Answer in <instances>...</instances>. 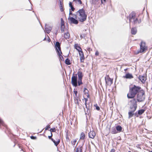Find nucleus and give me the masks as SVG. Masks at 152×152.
<instances>
[{"instance_id":"1","label":"nucleus","mask_w":152,"mask_h":152,"mask_svg":"<svg viewBox=\"0 0 152 152\" xmlns=\"http://www.w3.org/2000/svg\"><path fill=\"white\" fill-rule=\"evenodd\" d=\"M83 76V75L81 71H78L77 74L73 73L71 78V83L72 85L76 87L83 84L82 80Z\"/></svg>"},{"instance_id":"2","label":"nucleus","mask_w":152,"mask_h":152,"mask_svg":"<svg viewBox=\"0 0 152 152\" xmlns=\"http://www.w3.org/2000/svg\"><path fill=\"white\" fill-rule=\"evenodd\" d=\"M142 89L140 86L133 85L132 87H129V93L127 94V98L130 99L134 98L137 94Z\"/></svg>"},{"instance_id":"3","label":"nucleus","mask_w":152,"mask_h":152,"mask_svg":"<svg viewBox=\"0 0 152 152\" xmlns=\"http://www.w3.org/2000/svg\"><path fill=\"white\" fill-rule=\"evenodd\" d=\"M77 16H78V18L80 21L83 22L87 19V15L86 14L85 10L83 8L79 9L76 12Z\"/></svg>"},{"instance_id":"4","label":"nucleus","mask_w":152,"mask_h":152,"mask_svg":"<svg viewBox=\"0 0 152 152\" xmlns=\"http://www.w3.org/2000/svg\"><path fill=\"white\" fill-rule=\"evenodd\" d=\"M132 99L128 102V104L129 107V109L136 110L137 107V101L134 98Z\"/></svg>"},{"instance_id":"5","label":"nucleus","mask_w":152,"mask_h":152,"mask_svg":"<svg viewBox=\"0 0 152 152\" xmlns=\"http://www.w3.org/2000/svg\"><path fill=\"white\" fill-rule=\"evenodd\" d=\"M136 95L137 99L136 100L137 102H142L145 100V91L143 89L139 91Z\"/></svg>"},{"instance_id":"6","label":"nucleus","mask_w":152,"mask_h":152,"mask_svg":"<svg viewBox=\"0 0 152 152\" xmlns=\"http://www.w3.org/2000/svg\"><path fill=\"white\" fill-rule=\"evenodd\" d=\"M77 18V16L76 15H75V18L69 16L68 18L69 23L70 24H74L76 25L78 23V21L76 19Z\"/></svg>"},{"instance_id":"7","label":"nucleus","mask_w":152,"mask_h":152,"mask_svg":"<svg viewBox=\"0 0 152 152\" xmlns=\"http://www.w3.org/2000/svg\"><path fill=\"white\" fill-rule=\"evenodd\" d=\"M140 49L141 52H145L148 49V47L146 46V43L145 42L142 41L140 44Z\"/></svg>"},{"instance_id":"8","label":"nucleus","mask_w":152,"mask_h":152,"mask_svg":"<svg viewBox=\"0 0 152 152\" xmlns=\"http://www.w3.org/2000/svg\"><path fill=\"white\" fill-rule=\"evenodd\" d=\"M55 48L57 53L61 51V44L58 41H57L55 43Z\"/></svg>"},{"instance_id":"9","label":"nucleus","mask_w":152,"mask_h":152,"mask_svg":"<svg viewBox=\"0 0 152 152\" xmlns=\"http://www.w3.org/2000/svg\"><path fill=\"white\" fill-rule=\"evenodd\" d=\"M136 15V13L134 11L132 12L130 14H129L128 18H129V23H130L132 19L134 20L135 18Z\"/></svg>"},{"instance_id":"10","label":"nucleus","mask_w":152,"mask_h":152,"mask_svg":"<svg viewBox=\"0 0 152 152\" xmlns=\"http://www.w3.org/2000/svg\"><path fill=\"white\" fill-rule=\"evenodd\" d=\"M138 78L142 83H144L147 79L146 77L144 75H139L138 77Z\"/></svg>"},{"instance_id":"11","label":"nucleus","mask_w":152,"mask_h":152,"mask_svg":"<svg viewBox=\"0 0 152 152\" xmlns=\"http://www.w3.org/2000/svg\"><path fill=\"white\" fill-rule=\"evenodd\" d=\"M136 110H130L129 109L128 112V118L129 119L133 117L134 115V112L136 111Z\"/></svg>"},{"instance_id":"12","label":"nucleus","mask_w":152,"mask_h":152,"mask_svg":"<svg viewBox=\"0 0 152 152\" xmlns=\"http://www.w3.org/2000/svg\"><path fill=\"white\" fill-rule=\"evenodd\" d=\"M45 31L48 34H49L51 31L52 29V28L51 26H47L46 24H45Z\"/></svg>"},{"instance_id":"13","label":"nucleus","mask_w":152,"mask_h":152,"mask_svg":"<svg viewBox=\"0 0 152 152\" xmlns=\"http://www.w3.org/2000/svg\"><path fill=\"white\" fill-rule=\"evenodd\" d=\"M123 77L126 79H131L133 78V76L132 74L128 72L123 76Z\"/></svg>"},{"instance_id":"14","label":"nucleus","mask_w":152,"mask_h":152,"mask_svg":"<svg viewBox=\"0 0 152 152\" xmlns=\"http://www.w3.org/2000/svg\"><path fill=\"white\" fill-rule=\"evenodd\" d=\"M96 135V133L94 131H91L88 133V136L90 138L93 139Z\"/></svg>"},{"instance_id":"15","label":"nucleus","mask_w":152,"mask_h":152,"mask_svg":"<svg viewBox=\"0 0 152 152\" xmlns=\"http://www.w3.org/2000/svg\"><path fill=\"white\" fill-rule=\"evenodd\" d=\"M57 54L58 56L59 57V59L60 61H64V58L62 56V52L61 51L58 52L57 53Z\"/></svg>"},{"instance_id":"16","label":"nucleus","mask_w":152,"mask_h":152,"mask_svg":"<svg viewBox=\"0 0 152 152\" xmlns=\"http://www.w3.org/2000/svg\"><path fill=\"white\" fill-rule=\"evenodd\" d=\"M137 31V30L136 28H132L131 30V33L132 35H135Z\"/></svg>"},{"instance_id":"17","label":"nucleus","mask_w":152,"mask_h":152,"mask_svg":"<svg viewBox=\"0 0 152 152\" xmlns=\"http://www.w3.org/2000/svg\"><path fill=\"white\" fill-rule=\"evenodd\" d=\"M83 143L82 146H80L77 148L76 152H82L83 149Z\"/></svg>"},{"instance_id":"18","label":"nucleus","mask_w":152,"mask_h":152,"mask_svg":"<svg viewBox=\"0 0 152 152\" xmlns=\"http://www.w3.org/2000/svg\"><path fill=\"white\" fill-rule=\"evenodd\" d=\"M74 48H75L78 52H79L80 50H82L81 47L78 45L77 44H75L74 45Z\"/></svg>"},{"instance_id":"19","label":"nucleus","mask_w":152,"mask_h":152,"mask_svg":"<svg viewBox=\"0 0 152 152\" xmlns=\"http://www.w3.org/2000/svg\"><path fill=\"white\" fill-rule=\"evenodd\" d=\"M111 133L112 134H116L118 133L115 127H112L111 129Z\"/></svg>"},{"instance_id":"20","label":"nucleus","mask_w":152,"mask_h":152,"mask_svg":"<svg viewBox=\"0 0 152 152\" xmlns=\"http://www.w3.org/2000/svg\"><path fill=\"white\" fill-rule=\"evenodd\" d=\"M115 128L118 132H120L122 131V127L121 126L118 125Z\"/></svg>"},{"instance_id":"21","label":"nucleus","mask_w":152,"mask_h":152,"mask_svg":"<svg viewBox=\"0 0 152 152\" xmlns=\"http://www.w3.org/2000/svg\"><path fill=\"white\" fill-rule=\"evenodd\" d=\"M145 110L144 109H141L137 111V113L139 115H140L142 114L145 111Z\"/></svg>"},{"instance_id":"22","label":"nucleus","mask_w":152,"mask_h":152,"mask_svg":"<svg viewBox=\"0 0 152 152\" xmlns=\"http://www.w3.org/2000/svg\"><path fill=\"white\" fill-rule=\"evenodd\" d=\"M86 135L83 132L81 133L80 135V139L81 140H83L85 138Z\"/></svg>"},{"instance_id":"23","label":"nucleus","mask_w":152,"mask_h":152,"mask_svg":"<svg viewBox=\"0 0 152 152\" xmlns=\"http://www.w3.org/2000/svg\"><path fill=\"white\" fill-rule=\"evenodd\" d=\"M64 37L66 39H69L70 37V34L68 32H67L66 33H65L64 34Z\"/></svg>"},{"instance_id":"24","label":"nucleus","mask_w":152,"mask_h":152,"mask_svg":"<svg viewBox=\"0 0 152 152\" xmlns=\"http://www.w3.org/2000/svg\"><path fill=\"white\" fill-rule=\"evenodd\" d=\"M65 63L67 65L71 64V63L70 59L68 58H66L65 60Z\"/></svg>"},{"instance_id":"25","label":"nucleus","mask_w":152,"mask_h":152,"mask_svg":"<svg viewBox=\"0 0 152 152\" xmlns=\"http://www.w3.org/2000/svg\"><path fill=\"white\" fill-rule=\"evenodd\" d=\"M60 139H58V141H56L55 140V142H53V143L54 144V145L56 146H57L58 145L59 143L60 142Z\"/></svg>"},{"instance_id":"26","label":"nucleus","mask_w":152,"mask_h":152,"mask_svg":"<svg viewBox=\"0 0 152 152\" xmlns=\"http://www.w3.org/2000/svg\"><path fill=\"white\" fill-rule=\"evenodd\" d=\"M49 130L50 131V133H52V132H55L56 131V129L55 127L50 128Z\"/></svg>"},{"instance_id":"27","label":"nucleus","mask_w":152,"mask_h":152,"mask_svg":"<svg viewBox=\"0 0 152 152\" xmlns=\"http://www.w3.org/2000/svg\"><path fill=\"white\" fill-rule=\"evenodd\" d=\"M80 60L81 62H83L84 60L85 59V57L84 55H83V56H81L80 57Z\"/></svg>"},{"instance_id":"28","label":"nucleus","mask_w":152,"mask_h":152,"mask_svg":"<svg viewBox=\"0 0 152 152\" xmlns=\"http://www.w3.org/2000/svg\"><path fill=\"white\" fill-rule=\"evenodd\" d=\"M78 52L79 53V56H80V57L81 56H83V55H84L83 53V51L82 50H80L79 51V52Z\"/></svg>"},{"instance_id":"29","label":"nucleus","mask_w":152,"mask_h":152,"mask_svg":"<svg viewBox=\"0 0 152 152\" xmlns=\"http://www.w3.org/2000/svg\"><path fill=\"white\" fill-rule=\"evenodd\" d=\"M89 109H90V106H88V109H87V110L86 111H85V114L86 115L87 114L88 115H89V113H90V110Z\"/></svg>"},{"instance_id":"30","label":"nucleus","mask_w":152,"mask_h":152,"mask_svg":"<svg viewBox=\"0 0 152 152\" xmlns=\"http://www.w3.org/2000/svg\"><path fill=\"white\" fill-rule=\"evenodd\" d=\"M94 106L96 107V109L97 110H99L100 109V108L99 106H98L97 104H95L94 105Z\"/></svg>"},{"instance_id":"31","label":"nucleus","mask_w":152,"mask_h":152,"mask_svg":"<svg viewBox=\"0 0 152 152\" xmlns=\"http://www.w3.org/2000/svg\"><path fill=\"white\" fill-rule=\"evenodd\" d=\"M60 28L61 33L63 32L64 31L65 26H61Z\"/></svg>"},{"instance_id":"32","label":"nucleus","mask_w":152,"mask_h":152,"mask_svg":"<svg viewBox=\"0 0 152 152\" xmlns=\"http://www.w3.org/2000/svg\"><path fill=\"white\" fill-rule=\"evenodd\" d=\"M78 97H76L75 99V103L76 104H79L78 103Z\"/></svg>"},{"instance_id":"33","label":"nucleus","mask_w":152,"mask_h":152,"mask_svg":"<svg viewBox=\"0 0 152 152\" xmlns=\"http://www.w3.org/2000/svg\"><path fill=\"white\" fill-rule=\"evenodd\" d=\"M133 20H133V23L134 24H135V23H137V21H138V18H136L135 19V18Z\"/></svg>"},{"instance_id":"34","label":"nucleus","mask_w":152,"mask_h":152,"mask_svg":"<svg viewBox=\"0 0 152 152\" xmlns=\"http://www.w3.org/2000/svg\"><path fill=\"white\" fill-rule=\"evenodd\" d=\"M108 82H110V85L113 83V79L110 78H109V79H108Z\"/></svg>"},{"instance_id":"35","label":"nucleus","mask_w":152,"mask_h":152,"mask_svg":"<svg viewBox=\"0 0 152 152\" xmlns=\"http://www.w3.org/2000/svg\"><path fill=\"white\" fill-rule=\"evenodd\" d=\"M60 11L62 12L64 11V9H63V6L62 5L59 6Z\"/></svg>"},{"instance_id":"36","label":"nucleus","mask_w":152,"mask_h":152,"mask_svg":"<svg viewBox=\"0 0 152 152\" xmlns=\"http://www.w3.org/2000/svg\"><path fill=\"white\" fill-rule=\"evenodd\" d=\"M70 7V9H69V11L71 10V11H74L75 10V8L73 6L71 7Z\"/></svg>"},{"instance_id":"37","label":"nucleus","mask_w":152,"mask_h":152,"mask_svg":"<svg viewBox=\"0 0 152 152\" xmlns=\"http://www.w3.org/2000/svg\"><path fill=\"white\" fill-rule=\"evenodd\" d=\"M30 138L31 139L35 140L37 139V137L33 136H31L30 137Z\"/></svg>"},{"instance_id":"38","label":"nucleus","mask_w":152,"mask_h":152,"mask_svg":"<svg viewBox=\"0 0 152 152\" xmlns=\"http://www.w3.org/2000/svg\"><path fill=\"white\" fill-rule=\"evenodd\" d=\"M50 125H47L46 126V127H45V131H46V130H48V129H49L50 128Z\"/></svg>"},{"instance_id":"39","label":"nucleus","mask_w":152,"mask_h":152,"mask_svg":"<svg viewBox=\"0 0 152 152\" xmlns=\"http://www.w3.org/2000/svg\"><path fill=\"white\" fill-rule=\"evenodd\" d=\"M73 92H74V93L75 94V96L77 97V92H78L77 91H75V89H74V91H73Z\"/></svg>"},{"instance_id":"40","label":"nucleus","mask_w":152,"mask_h":152,"mask_svg":"<svg viewBox=\"0 0 152 152\" xmlns=\"http://www.w3.org/2000/svg\"><path fill=\"white\" fill-rule=\"evenodd\" d=\"M142 52H141V50L140 49V50L137 51L135 52V53L136 54H138L140 53H142Z\"/></svg>"},{"instance_id":"41","label":"nucleus","mask_w":152,"mask_h":152,"mask_svg":"<svg viewBox=\"0 0 152 152\" xmlns=\"http://www.w3.org/2000/svg\"><path fill=\"white\" fill-rule=\"evenodd\" d=\"M72 11H71V10L69 11V16H70V15H74L75 16V14H73L72 13ZM75 15H77L76 14H75Z\"/></svg>"},{"instance_id":"42","label":"nucleus","mask_w":152,"mask_h":152,"mask_svg":"<svg viewBox=\"0 0 152 152\" xmlns=\"http://www.w3.org/2000/svg\"><path fill=\"white\" fill-rule=\"evenodd\" d=\"M136 117H138L139 116V115L137 113V111H136V112L134 113V115Z\"/></svg>"},{"instance_id":"43","label":"nucleus","mask_w":152,"mask_h":152,"mask_svg":"<svg viewBox=\"0 0 152 152\" xmlns=\"http://www.w3.org/2000/svg\"><path fill=\"white\" fill-rule=\"evenodd\" d=\"M76 140H74V141L73 142H72V141H71V143L72 144V145H75L76 142Z\"/></svg>"},{"instance_id":"44","label":"nucleus","mask_w":152,"mask_h":152,"mask_svg":"<svg viewBox=\"0 0 152 152\" xmlns=\"http://www.w3.org/2000/svg\"><path fill=\"white\" fill-rule=\"evenodd\" d=\"M84 99L85 101V105H86V104H87V102L88 101V99L87 98H84Z\"/></svg>"},{"instance_id":"45","label":"nucleus","mask_w":152,"mask_h":152,"mask_svg":"<svg viewBox=\"0 0 152 152\" xmlns=\"http://www.w3.org/2000/svg\"><path fill=\"white\" fill-rule=\"evenodd\" d=\"M61 26H65V24L64 22H61Z\"/></svg>"},{"instance_id":"46","label":"nucleus","mask_w":152,"mask_h":152,"mask_svg":"<svg viewBox=\"0 0 152 152\" xmlns=\"http://www.w3.org/2000/svg\"><path fill=\"white\" fill-rule=\"evenodd\" d=\"M72 2H71L70 1L69 3V6L70 7L73 6V5L72 4Z\"/></svg>"},{"instance_id":"47","label":"nucleus","mask_w":152,"mask_h":152,"mask_svg":"<svg viewBox=\"0 0 152 152\" xmlns=\"http://www.w3.org/2000/svg\"><path fill=\"white\" fill-rule=\"evenodd\" d=\"M53 134L52 133H51V135L50 136H48V138L49 139H51L52 138L51 137L52 136Z\"/></svg>"},{"instance_id":"48","label":"nucleus","mask_w":152,"mask_h":152,"mask_svg":"<svg viewBox=\"0 0 152 152\" xmlns=\"http://www.w3.org/2000/svg\"><path fill=\"white\" fill-rule=\"evenodd\" d=\"M83 92L85 94H88L89 91L88 90H87V91H83Z\"/></svg>"},{"instance_id":"49","label":"nucleus","mask_w":152,"mask_h":152,"mask_svg":"<svg viewBox=\"0 0 152 152\" xmlns=\"http://www.w3.org/2000/svg\"><path fill=\"white\" fill-rule=\"evenodd\" d=\"M99 52L97 51H96L95 53V55L96 56H97L99 55Z\"/></svg>"},{"instance_id":"50","label":"nucleus","mask_w":152,"mask_h":152,"mask_svg":"<svg viewBox=\"0 0 152 152\" xmlns=\"http://www.w3.org/2000/svg\"><path fill=\"white\" fill-rule=\"evenodd\" d=\"M77 1H78V3H79V4H82V2L81 0H78Z\"/></svg>"},{"instance_id":"51","label":"nucleus","mask_w":152,"mask_h":152,"mask_svg":"<svg viewBox=\"0 0 152 152\" xmlns=\"http://www.w3.org/2000/svg\"><path fill=\"white\" fill-rule=\"evenodd\" d=\"M115 150L114 148H113L111 150L110 152H115Z\"/></svg>"},{"instance_id":"52","label":"nucleus","mask_w":152,"mask_h":152,"mask_svg":"<svg viewBox=\"0 0 152 152\" xmlns=\"http://www.w3.org/2000/svg\"><path fill=\"white\" fill-rule=\"evenodd\" d=\"M48 39L47 41H48V42H50L51 40H50V38L49 37H48Z\"/></svg>"},{"instance_id":"53","label":"nucleus","mask_w":152,"mask_h":152,"mask_svg":"<svg viewBox=\"0 0 152 152\" xmlns=\"http://www.w3.org/2000/svg\"><path fill=\"white\" fill-rule=\"evenodd\" d=\"M138 23L139 24L141 22V19H139V20H138Z\"/></svg>"},{"instance_id":"54","label":"nucleus","mask_w":152,"mask_h":152,"mask_svg":"<svg viewBox=\"0 0 152 152\" xmlns=\"http://www.w3.org/2000/svg\"><path fill=\"white\" fill-rule=\"evenodd\" d=\"M50 140L53 142H55V140L54 139H53L52 138H51Z\"/></svg>"},{"instance_id":"55","label":"nucleus","mask_w":152,"mask_h":152,"mask_svg":"<svg viewBox=\"0 0 152 152\" xmlns=\"http://www.w3.org/2000/svg\"><path fill=\"white\" fill-rule=\"evenodd\" d=\"M105 82H106V83L107 85H109L110 84L109 83V82H107V81L105 80Z\"/></svg>"},{"instance_id":"56","label":"nucleus","mask_w":152,"mask_h":152,"mask_svg":"<svg viewBox=\"0 0 152 152\" xmlns=\"http://www.w3.org/2000/svg\"><path fill=\"white\" fill-rule=\"evenodd\" d=\"M62 5V3L60 0V4L59 6Z\"/></svg>"},{"instance_id":"57","label":"nucleus","mask_w":152,"mask_h":152,"mask_svg":"<svg viewBox=\"0 0 152 152\" xmlns=\"http://www.w3.org/2000/svg\"><path fill=\"white\" fill-rule=\"evenodd\" d=\"M61 22H64V21L62 18H61Z\"/></svg>"},{"instance_id":"58","label":"nucleus","mask_w":152,"mask_h":152,"mask_svg":"<svg viewBox=\"0 0 152 152\" xmlns=\"http://www.w3.org/2000/svg\"><path fill=\"white\" fill-rule=\"evenodd\" d=\"M88 149H89V151H91V146H90V145H89L88 146Z\"/></svg>"},{"instance_id":"59","label":"nucleus","mask_w":152,"mask_h":152,"mask_svg":"<svg viewBox=\"0 0 152 152\" xmlns=\"http://www.w3.org/2000/svg\"><path fill=\"white\" fill-rule=\"evenodd\" d=\"M87 90H88L87 88L85 87L84 88V91H87Z\"/></svg>"},{"instance_id":"60","label":"nucleus","mask_w":152,"mask_h":152,"mask_svg":"<svg viewBox=\"0 0 152 152\" xmlns=\"http://www.w3.org/2000/svg\"><path fill=\"white\" fill-rule=\"evenodd\" d=\"M66 138L67 139H68L69 140V138L68 137V135H67L66 136Z\"/></svg>"},{"instance_id":"61","label":"nucleus","mask_w":152,"mask_h":152,"mask_svg":"<svg viewBox=\"0 0 152 152\" xmlns=\"http://www.w3.org/2000/svg\"><path fill=\"white\" fill-rule=\"evenodd\" d=\"M84 37H83L82 35H80V37L81 38H84Z\"/></svg>"},{"instance_id":"62","label":"nucleus","mask_w":152,"mask_h":152,"mask_svg":"<svg viewBox=\"0 0 152 152\" xmlns=\"http://www.w3.org/2000/svg\"><path fill=\"white\" fill-rule=\"evenodd\" d=\"M85 105L86 108L87 109H88V107L87 106V104H86V105Z\"/></svg>"},{"instance_id":"63","label":"nucleus","mask_w":152,"mask_h":152,"mask_svg":"<svg viewBox=\"0 0 152 152\" xmlns=\"http://www.w3.org/2000/svg\"><path fill=\"white\" fill-rule=\"evenodd\" d=\"M101 4H103V0H101Z\"/></svg>"},{"instance_id":"64","label":"nucleus","mask_w":152,"mask_h":152,"mask_svg":"<svg viewBox=\"0 0 152 152\" xmlns=\"http://www.w3.org/2000/svg\"><path fill=\"white\" fill-rule=\"evenodd\" d=\"M87 97L88 98H89V97H90V96H89V95L88 94H87Z\"/></svg>"}]
</instances>
